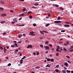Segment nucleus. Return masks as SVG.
I'll return each instance as SVG.
<instances>
[{"instance_id": "obj_37", "label": "nucleus", "mask_w": 73, "mask_h": 73, "mask_svg": "<svg viewBox=\"0 0 73 73\" xmlns=\"http://www.w3.org/2000/svg\"><path fill=\"white\" fill-rule=\"evenodd\" d=\"M67 58H70V56H66Z\"/></svg>"}, {"instance_id": "obj_34", "label": "nucleus", "mask_w": 73, "mask_h": 73, "mask_svg": "<svg viewBox=\"0 0 73 73\" xmlns=\"http://www.w3.org/2000/svg\"><path fill=\"white\" fill-rule=\"evenodd\" d=\"M60 9H61V10H64V8H63L61 7H60Z\"/></svg>"}, {"instance_id": "obj_25", "label": "nucleus", "mask_w": 73, "mask_h": 73, "mask_svg": "<svg viewBox=\"0 0 73 73\" xmlns=\"http://www.w3.org/2000/svg\"><path fill=\"white\" fill-rule=\"evenodd\" d=\"M55 72H59V70L58 69H56L55 70Z\"/></svg>"}, {"instance_id": "obj_59", "label": "nucleus", "mask_w": 73, "mask_h": 73, "mask_svg": "<svg viewBox=\"0 0 73 73\" xmlns=\"http://www.w3.org/2000/svg\"><path fill=\"white\" fill-rule=\"evenodd\" d=\"M64 45H65L66 46L68 45V44H67L66 43H64Z\"/></svg>"}, {"instance_id": "obj_51", "label": "nucleus", "mask_w": 73, "mask_h": 73, "mask_svg": "<svg viewBox=\"0 0 73 73\" xmlns=\"http://www.w3.org/2000/svg\"><path fill=\"white\" fill-rule=\"evenodd\" d=\"M13 42H14V43H17V41H13Z\"/></svg>"}, {"instance_id": "obj_36", "label": "nucleus", "mask_w": 73, "mask_h": 73, "mask_svg": "<svg viewBox=\"0 0 73 73\" xmlns=\"http://www.w3.org/2000/svg\"><path fill=\"white\" fill-rule=\"evenodd\" d=\"M57 20H60V18L59 17H58Z\"/></svg>"}, {"instance_id": "obj_12", "label": "nucleus", "mask_w": 73, "mask_h": 73, "mask_svg": "<svg viewBox=\"0 0 73 73\" xmlns=\"http://www.w3.org/2000/svg\"><path fill=\"white\" fill-rule=\"evenodd\" d=\"M20 64H23V60H20Z\"/></svg>"}, {"instance_id": "obj_29", "label": "nucleus", "mask_w": 73, "mask_h": 73, "mask_svg": "<svg viewBox=\"0 0 73 73\" xmlns=\"http://www.w3.org/2000/svg\"><path fill=\"white\" fill-rule=\"evenodd\" d=\"M38 5V3H37L34 4V5H35V6H37Z\"/></svg>"}, {"instance_id": "obj_14", "label": "nucleus", "mask_w": 73, "mask_h": 73, "mask_svg": "<svg viewBox=\"0 0 73 73\" xmlns=\"http://www.w3.org/2000/svg\"><path fill=\"white\" fill-rule=\"evenodd\" d=\"M49 47H48V46H46V49H48V50H49Z\"/></svg>"}, {"instance_id": "obj_60", "label": "nucleus", "mask_w": 73, "mask_h": 73, "mask_svg": "<svg viewBox=\"0 0 73 73\" xmlns=\"http://www.w3.org/2000/svg\"><path fill=\"white\" fill-rule=\"evenodd\" d=\"M14 45H15V46L16 45H17V43H14Z\"/></svg>"}, {"instance_id": "obj_39", "label": "nucleus", "mask_w": 73, "mask_h": 73, "mask_svg": "<svg viewBox=\"0 0 73 73\" xmlns=\"http://www.w3.org/2000/svg\"><path fill=\"white\" fill-rule=\"evenodd\" d=\"M23 36H24L25 37L26 35H25V34H23Z\"/></svg>"}, {"instance_id": "obj_45", "label": "nucleus", "mask_w": 73, "mask_h": 73, "mask_svg": "<svg viewBox=\"0 0 73 73\" xmlns=\"http://www.w3.org/2000/svg\"><path fill=\"white\" fill-rule=\"evenodd\" d=\"M11 63H9L8 64V66H11Z\"/></svg>"}, {"instance_id": "obj_17", "label": "nucleus", "mask_w": 73, "mask_h": 73, "mask_svg": "<svg viewBox=\"0 0 73 73\" xmlns=\"http://www.w3.org/2000/svg\"><path fill=\"white\" fill-rule=\"evenodd\" d=\"M57 48H58V49H60V46H57Z\"/></svg>"}, {"instance_id": "obj_26", "label": "nucleus", "mask_w": 73, "mask_h": 73, "mask_svg": "<svg viewBox=\"0 0 73 73\" xmlns=\"http://www.w3.org/2000/svg\"><path fill=\"white\" fill-rule=\"evenodd\" d=\"M29 48H32V45H29Z\"/></svg>"}, {"instance_id": "obj_10", "label": "nucleus", "mask_w": 73, "mask_h": 73, "mask_svg": "<svg viewBox=\"0 0 73 73\" xmlns=\"http://www.w3.org/2000/svg\"><path fill=\"white\" fill-rule=\"evenodd\" d=\"M50 61H51V62H54V59L53 58L50 59Z\"/></svg>"}, {"instance_id": "obj_50", "label": "nucleus", "mask_w": 73, "mask_h": 73, "mask_svg": "<svg viewBox=\"0 0 73 73\" xmlns=\"http://www.w3.org/2000/svg\"><path fill=\"white\" fill-rule=\"evenodd\" d=\"M66 44H69V42L68 41H67Z\"/></svg>"}, {"instance_id": "obj_64", "label": "nucleus", "mask_w": 73, "mask_h": 73, "mask_svg": "<svg viewBox=\"0 0 73 73\" xmlns=\"http://www.w3.org/2000/svg\"><path fill=\"white\" fill-rule=\"evenodd\" d=\"M66 24H70V23L69 22H66Z\"/></svg>"}, {"instance_id": "obj_20", "label": "nucleus", "mask_w": 73, "mask_h": 73, "mask_svg": "<svg viewBox=\"0 0 73 73\" xmlns=\"http://www.w3.org/2000/svg\"><path fill=\"white\" fill-rule=\"evenodd\" d=\"M0 49H1V50H3V47L0 46Z\"/></svg>"}, {"instance_id": "obj_21", "label": "nucleus", "mask_w": 73, "mask_h": 73, "mask_svg": "<svg viewBox=\"0 0 73 73\" xmlns=\"http://www.w3.org/2000/svg\"><path fill=\"white\" fill-rule=\"evenodd\" d=\"M5 23V21H2L1 22V24H4V23Z\"/></svg>"}, {"instance_id": "obj_35", "label": "nucleus", "mask_w": 73, "mask_h": 73, "mask_svg": "<svg viewBox=\"0 0 73 73\" xmlns=\"http://www.w3.org/2000/svg\"><path fill=\"white\" fill-rule=\"evenodd\" d=\"M11 47H12L14 48V47H15V45H12L11 46Z\"/></svg>"}, {"instance_id": "obj_4", "label": "nucleus", "mask_w": 73, "mask_h": 73, "mask_svg": "<svg viewBox=\"0 0 73 73\" xmlns=\"http://www.w3.org/2000/svg\"><path fill=\"white\" fill-rule=\"evenodd\" d=\"M42 32H45V33H46V31H40V33H41V34H42V35H44V33H42Z\"/></svg>"}, {"instance_id": "obj_23", "label": "nucleus", "mask_w": 73, "mask_h": 73, "mask_svg": "<svg viewBox=\"0 0 73 73\" xmlns=\"http://www.w3.org/2000/svg\"><path fill=\"white\" fill-rule=\"evenodd\" d=\"M50 25V24L47 23L46 25V27H48V26H49V25Z\"/></svg>"}, {"instance_id": "obj_33", "label": "nucleus", "mask_w": 73, "mask_h": 73, "mask_svg": "<svg viewBox=\"0 0 73 73\" xmlns=\"http://www.w3.org/2000/svg\"><path fill=\"white\" fill-rule=\"evenodd\" d=\"M47 61H50V58H48L47 59Z\"/></svg>"}, {"instance_id": "obj_11", "label": "nucleus", "mask_w": 73, "mask_h": 73, "mask_svg": "<svg viewBox=\"0 0 73 73\" xmlns=\"http://www.w3.org/2000/svg\"><path fill=\"white\" fill-rule=\"evenodd\" d=\"M46 67H48V68H50V64H48L46 66Z\"/></svg>"}, {"instance_id": "obj_48", "label": "nucleus", "mask_w": 73, "mask_h": 73, "mask_svg": "<svg viewBox=\"0 0 73 73\" xmlns=\"http://www.w3.org/2000/svg\"><path fill=\"white\" fill-rule=\"evenodd\" d=\"M18 51L19 50L18 49H16L15 50V52H18Z\"/></svg>"}, {"instance_id": "obj_6", "label": "nucleus", "mask_w": 73, "mask_h": 73, "mask_svg": "<svg viewBox=\"0 0 73 73\" xmlns=\"http://www.w3.org/2000/svg\"><path fill=\"white\" fill-rule=\"evenodd\" d=\"M4 10V8L3 7H0V11L2 12Z\"/></svg>"}, {"instance_id": "obj_5", "label": "nucleus", "mask_w": 73, "mask_h": 73, "mask_svg": "<svg viewBox=\"0 0 73 73\" xmlns=\"http://www.w3.org/2000/svg\"><path fill=\"white\" fill-rule=\"evenodd\" d=\"M1 16H2V17H4V16H7V15L5 14H3L1 15Z\"/></svg>"}, {"instance_id": "obj_38", "label": "nucleus", "mask_w": 73, "mask_h": 73, "mask_svg": "<svg viewBox=\"0 0 73 73\" xmlns=\"http://www.w3.org/2000/svg\"><path fill=\"white\" fill-rule=\"evenodd\" d=\"M61 32H65V30H61Z\"/></svg>"}, {"instance_id": "obj_42", "label": "nucleus", "mask_w": 73, "mask_h": 73, "mask_svg": "<svg viewBox=\"0 0 73 73\" xmlns=\"http://www.w3.org/2000/svg\"><path fill=\"white\" fill-rule=\"evenodd\" d=\"M40 46L41 48H43V45H40Z\"/></svg>"}, {"instance_id": "obj_9", "label": "nucleus", "mask_w": 73, "mask_h": 73, "mask_svg": "<svg viewBox=\"0 0 73 73\" xmlns=\"http://www.w3.org/2000/svg\"><path fill=\"white\" fill-rule=\"evenodd\" d=\"M64 25L65 27H70V26L69 25Z\"/></svg>"}, {"instance_id": "obj_62", "label": "nucleus", "mask_w": 73, "mask_h": 73, "mask_svg": "<svg viewBox=\"0 0 73 73\" xmlns=\"http://www.w3.org/2000/svg\"><path fill=\"white\" fill-rule=\"evenodd\" d=\"M22 54H20L19 55L20 56H22Z\"/></svg>"}, {"instance_id": "obj_8", "label": "nucleus", "mask_w": 73, "mask_h": 73, "mask_svg": "<svg viewBox=\"0 0 73 73\" xmlns=\"http://www.w3.org/2000/svg\"><path fill=\"white\" fill-rule=\"evenodd\" d=\"M23 12H25V11H27V9L25 8H24L22 10Z\"/></svg>"}, {"instance_id": "obj_53", "label": "nucleus", "mask_w": 73, "mask_h": 73, "mask_svg": "<svg viewBox=\"0 0 73 73\" xmlns=\"http://www.w3.org/2000/svg\"><path fill=\"white\" fill-rule=\"evenodd\" d=\"M73 46H72L71 47H70V49H73Z\"/></svg>"}, {"instance_id": "obj_2", "label": "nucleus", "mask_w": 73, "mask_h": 73, "mask_svg": "<svg viewBox=\"0 0 73 73\" xmlns=\"http://www.w3.org/2000/svg\"><path fill=\"white\" fill-rule=\"evenodd\" d=\"M17 18H15L13 19V21H15V23H17Z\"/></svg>"}, {"instance_id": "obj_3", "label": "nucleus", "mask_w": 73, "mask_h": 73, "mask_svg": "<svg viewBox=\"0 0 73 73\" xmlns=\"http://www.w3.org/2000/svg\"><path fill=\"white\" fill-rule=\"evenodd\" d=\"M54 23H61V21H54Z\"/></svg>"}, {"instance_id": "obj_7", "label": "nucleus", "mask_w": 73, "mask_h": 73, "mask_svg": "<svg viewBox=\"0 0 73 73\" xmlns=\"http://www.w3.org/2000/svg\"><path fill=\"white\" fill-rule=\"evenodd\" d=\"M23 16H24V14L22 13L19 15V17H21Z\"/></svg>"}, {"instance_id": "obj_44", "label": "nucleus", "mask_w": 73, "mask_h": 73, "mask_svg": "<svg viewBox=\"0 0 73 73\" xmlns=\"http://www.w3.org/2000/svg\"><path fill=\"white\" fill-rule=\"evenodd\" d=\"M15 22L12 21L11 22V24H15Z\"/></svg>"}, {"instance_id": "obj_43", "label": "nucleus", "mask_w": 73, "mask_h": 73, "mask_svg": "<svg viewBox=\"0 0 73 73\" xmlns=\"http://www.w3.org/2000/svg\"><path fill=\"white\" fill-rule=\"evenodd\" d=\"M29 17H30V18L31 19H32V18H33V17H32V16H29Z\"/></svg>"}, {"instance_id": "obj_30", "label": "nucleus", "mask_w": 73, "mask_h": 73, "mask_svg": "<svg viewBox=\"0 0 73 73\" xmlns=\"http://www.w3.org/2000/svg\"><path fill=\"white\" fill-rule=\"evenodd\" d=\"M56 50L57 52H59V49H58V48H56Z\"/></svg>"}, {"instance_id": "obj_56", "label": "nucleus", "mask_w": 73, "mask_h": 73, "mask_svg": "<svg viewBox=\"0 0 73 73\" xmlns=\"http://www.w3.org/2000/svg\"><path fill=\"white\" fill-rule=\"evenodd\" d=\"M5 34H6V33H3V35H5Z\"/></svg>"}, {"instance_id": "obj_54", "label": "nucleus", "mask_w": 73, "mask_h": 73, "mask_svg": "<svg viewBox=\"0 0 73 73\" xmlns=\"http://www.w3.org/2000/svg\"><path fill=\"white\" fill-rule=\"evenodd\" d=\"M64 68L66 70H67V68H66V67H64Z\"/></svg>"}, {"instance_id": "obj_32", "label": "nucleus", "mask_w": 73, "mask_h": 73, "mask_svg": "<svg viewBox=\"0 0 73 73\" xmlns=\"http://www.w3.org/2000/svg\"><path fill=\"white\" fill-rule=\"evenodd\" d=\"M59 55V53H56V56H58Z\"/></svg>"}, {"instance_id": "obj_28", "label": "nucleus", "mask_w": 73, "mask_h": 73, "mask_svg": "<svg viewBox=\"0 0 73 73\" xmlns=\"http://www.w3.org/2000/svg\"><path fill=\"white\" fill-rule=\"evenodd\" d=\"M40 68V67L38 66H36L35 67V69H39V68Z\"/></svg>"}, {"instance_id": "obj_31", "label": "nucleus", "mask_w": 73, "mask_h": 73, "mask_svg": "<svg viewBox=\"0 0 73 73\" xmlns=\"http://www.w3.org/2000/svg\"><path fill=\"white\" fill-rule=\"evenodd\" d=\"M33 26H34V27H36V23H34L33 24Z\"/></svg>"}, {"instance_id": "obj_46", "label": "nucleus", "mask_w": 73, "mask_h": 73, "mask_svg": "<svg viewBox=\"0 0 73 73\" xmlns=\"http://www.w3.org/2000/svg\"><path fill=\"white\" fill-rule=\"evenodd\" d=\"M32 13V11H29L28 13Z\"/></svg>"}, {"instance_id": "obj_19", "label": "nucleus", "mask_w": 73, "mask_h": 73, "mask_svg": "<svg viewBox=\"0 0 73 73\" xmlns=\"http://www.w3.org/2000/svg\"><path fill=\"white\" fill-rule=\"evenodd\" d=\"M66 72L67 73H70V72H71V71H70L69 70H67L66 71Z\"/></svg>"}, {"instance_id": "obj_16", "label": "nucleus", "mask_w": 73, "mask_h": 73, "mask_svg": "<svg viewBox=\"0 0 73 73\" xmlns=\"http://www.w3.org/2000/svg\"><path fill=\"white\" fill-rule=\"evenodd\" d=\"M23 36V35H22L21 34H20L19 35H18V37L19 38H20L21 37V36Z\"/></svg>"}, {"instance_id": "obj_27", "label": "nucleus", "mask_w": 73, "mask_h": 73, "mask_svg": "<svg viewBox=\"0 0 73 73\" xmlns=\"http://www.w3.org/2000/svg\"><path fill=\"white\" fill-rule=\"evenodd\" d=\"M32 8H35V9H36V8H37V7H35V6H33L32 7Z\"/></svg>"}, {"instance_id": "obj_57", "label": "nucleus", "mask_w": 73, "mask_h": 73, "mask_svg": "<svg viewBox=\"0 0 73 73\" xmlns=\"http://www.w3.org/2000/svg\"><path fill=\"white\" fill-rule=\"evenodd\" d=\"M20 1H24V0H20Z\"/></svg>"}, {"instance_id": "obj_63", "label": "nucleus", "mask_w": 73, "mask_h": 73, "mask_svg": "<svg viewBox=\"0 0 73 73\" xmlns=\"http://www.w3.org/2000/svg\"><path fill=\"white\" fill-rule=\"evenodd\" d=\"M49 46H52V44H50Z\"/></svg>"}, {"instance_id": "obj_49", "label": "nucleus", "mask_w": 73, "mask_h": 73, "mask_svg": "<svg viewBox=\"0 0 73 73\" xmlns=\"http://www.w3.org/2000/svg\"><path fill=\"white\" fill-rule=\"evenodd\" d=\"M59 66V65H58L56 66V68H58Z\"/></svg>"}, {"instance_id": "obj_15", "label": "nucleus", "mask_w": 73, "mask_h": 73, "mask_svg": "<svg viewBox=\"0 0 73 73\" xmlns=\"http://www.w3.org/2000/svg\"><path fill=\"white\" fill-rule=\"evenodd\" d=\"M62 72L63 73H66V71H65V70H62Z\"/></svg>"}, {"instance_id": "obj_13", "label": "nucleus", "mask_w": 73, "mask_h": 73, "mask_svg": "<svg viewBox=\"0 0 73 73\" xmlns=\"http://www.w3.org/2000/svg\"><path fill=\"white\" fill-rule=\"evenodd\" d=\"M64 65H66V66H68V64L67 62H66L64 63Z\"/></svg>"}, {"instance_id": "obj_1", "label": "nucleus", "mask_w": 73, "mask_h": 73, "mask_svg": "<svg viewBox=\"0 0 73 73\" xmlns=\"http://www.w3.org/2000/svg\"><path fill=\"white\" fill-rule=\"evenodd\" d=\"M34 33H35V32L33 31L30 32H29L30 33H29V35H30L32 36H35L36 35H35V34H34Z\"/></svg>"}, {"instance_id": "obj_47", "label": "nucleus", "mask_w": 73, "mask_h": 73, "mask_svg": "<svg viewBox=\"0 0 73 73\" xmlns=\"http://www.w3.org/2000/svg\"><path fill=\"white\" fill-rule=\"evenodd\" d=\"M55 6H56V7H58V6H59L57 5H56Z\"/></svg>"}, {"instance_id": "obj_18", "label": "nucleus", "mask_w": 73, "mask_h": 73, "mask_svg": "<svg viewBox=\"0 0 73 73\" xmlns=\"http://www.w3.org/2000/svg\"><path fill=\"white\" fill-rule=\"evenodd\" d=\"M63 50L64 51H65V52H66V49L65 48H64Z\"/></svg>"}, {"instance_id": "obj_61", "label": "nucleus", "mask_w": 73, "mask_h": 73, "mask_svg": "<svg viewBox=\"0 0 73 73\" xmlns=\"http://www.w3.org/2000/svg\"><path fill=\"white\" fill-rule=\"evenodd\" d=\"M6 47L7 48V49H9V46H7Z\"/></svg>"}, {"instance_id": "obj_22", "label": "nucleus", "mask_w": 73, "mask_h": 73, "mask_svg": "<svg viewBox=\"0 0 73 73\" xmlns=\"http://www.w3.org/2000/svg\"><path fill=\"white\" fill-rule=\"evenodd\" d=\"M26 58V56H23V58H21V59L23 60V59H24V58Z\"/></svg>"}, {"instance_id": "obj_40", "label": "nucleus", "mask_w": 73, "mask_h": 73, "mask_svg": "<svg viewBox=\"0 0 73 73\" xmlns=\"http://www.w3.org/2000/svg\"><path fill=\"white\" fill-rule=\"evenodd\" d=\"M21 42V41H19L17 42V44H20Z\"/></svg>"}, {"instance_id": "obj_41", "label": "nucleus", "mask_w": 73, "mask_h": 73, "mask_svg": "<svg viewBox=\"0 0 73 73\" xmlns=\"http://www.w3.org/2000/svg\"><path fill=\"white\" fill-rule=\"evenodd\" d=\"M10 12H11V13H13V10H10Z\"/></svg>"}, {"instance_id": "obj_24", "label": "nucleus", "mask_w": 73, "mask_h": 73, "mask_svg": "<svg viewBox=\"0 0 73 73\" xmlns=\"http://www.w3.org/2000/svg\"><path fill=\"white\" fill-rule=\"evenodd\" d=\"M5 49V47L4 48V53H5V52H6V50H7V49Z\"/></svg>"}, {"instance_id": "obj_55", "label": "nucleus", "mask_w": 73, "mask_h": 73, "mask_svg": "<svg viewBox=\"0 0 73 73\" xmlns=\"http://www.w3.org/2000/svg\"><path fill=\"white\" fill-rule=\"evenodd\" d=\"M73 49L69 50V52H73Z\"/></svg>"}, {"instance_id": "obj_58", "label": "nucleus", "mask_w": 73, "mask_h": 73, "mask_svg": "<svg viewBox=\"0 0 73 73\" xmlns=\"http://www.w3.org/2000/svg\"><path fill=\"white\" fill-rule=\"evenodd\" d=\"M37 56H38V54H39V52H38L37 53Z\"/></svg>"}, {"instance_id": "obj_52", "label": "nucleus", "mask_w": 73, "mask_h": 73, "mask_svg": "<svg viewBox=\"0 0 73 73\" xmlns=\"http://www.w3.org/2000/svg\"><path fill=\"white\" fill-rule=\"evenodd\" d=\"M48 44V41H46V44Z\"/></svg>"}]
</instances>
